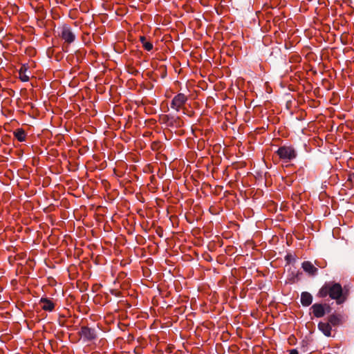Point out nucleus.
Listing matches in <instances>:
<instances>
[{"mask_svg": "<svg viewBox=\"0 0 354 354\" xmlns=\"http://www.w3.org/2000/svg\"><path fill=\"white\" fill-rule=\"evenodd\" d=\"M317 295L322 298L329 296L331 299L335 300L337 304H342L347 299L348 292L344 291L338 283L328 282L319 289Z\"/></svg>", "mask_w": 354, "mask_h": 354, "instance_id": "obj_1", "label": "nucleus"}, {"mask_svg": "<svg viewBox=\"0 0 354 354\" xmlns=\"http://www.w3.org/2000/svg\"><path fill=\"white\" fill-rule=\"evenodd\" d=\"M326 305H323L321 304H315L311 306V310L313 311V313L315 317L319 318L324 316L326 311H325V306Z\"/></svg>", "mask_w": 354, "mask_h": 354, "instance_id": "obj_6", "label": "nucleus"}, {"mask_svg": "<svg viewBox=\"0 0 354 354\" xmlns=\"http://www.w3.org/2000/svg\"><path fill=\"white\" fill-rule=\"evenodd\" d=\"M313 297L308 292H303L301 295V303L304 306H308L312 304Z\"/></svg>", "mask_w": 354, "mask_h": 354, "instance_id": "obj_11", "label": "nucleus"}, {"mask_svg": "<svg viewBox=\"0 0 354 354\" xmlns=\"http://www.w3.org/2000/svg\"><path fill=\"white\" fill-rule=\"evenodd\" d=\"M140 41H141L142 44H143L145 43V41H147V39H146L145 37H144V36H141V37H140Z\"/></svg>", "mask_w": 354, "mask_h": 354, "instance_id": "obj_15", "label": "nucleus"}, {"mask_svg": "<svg viewBox=\"0 0 354 354\" xmlns=\"http://www.w3.org/2000/svg\"><path fill=\"white\" fill-rule=\"evenodd\" d=\"M28 69L25 65L21 66L19 71V79L22 82H28L29 80L30 75L27 73Z\"/></svg>", "mask_w": 354, "mask_h": 354, "instance_id": "obj_12", "label": "nucleus"}, {"mask_svg": "<svg viewBox=\"0 0 354 354\" xmlns=\"http://www.w3.org/2000/svg\"><path fill=\"white\" fill-rule=\"evenodd\" d=\"M318 328L326 337L331 336L332 328H331V326L329 324V322L328 323L322 322H319L318 324Z\"/></svg>", "mask_w": 354, "mask_h": 354, "instance_id": "obj_9", "label": "nucleus"}, {"mask_svg": "<svg viewBox=\"0 0 354 354\" xmlns=\"http://www.w3.org/2000/svg\"><path fill=\"white\" fill-rule=\"evenodd\" d=\"M59 37L67 44L73 43L75 39V35L71 28L67 25H64L61 28Z\"/></svg>", "mask_w": 354, "mask_h": 354, "instance_id": "obj_4", "label": "nucleus"}, {"mask_svg": "<svg viewBox=\"0 0 354 354\" xmlns=\"http://www.w3.org/2000/svg\"><path fill=\"white\" fill-rule=\"evenodd\" d=\"M142 46L147 51H150L153 49V44L148 41H145V43L142 44Z\"/></svg>", "mask_w": 354, "mask_h": 354, "instance_id": "obj_14", "label": "nucleus"}, {"mask_svg": "<svg viewBox=\"0 0 354 354\" xmlns=\"http://www.w3.org/2000/svg\"><path fill=\"white\" fill-rule=\"evenodd\" d=\"M279 158L285 162H288L297 156V152L291 146L280 147L276 152Z\"/></svg>", "mask_w": 354, "mask_h": 354, "instance_id": "obj_2", "label": "nucleus"}, {"mask_svg": "<svg viewBox=\"0 0 354 354\" xmlns=\"http://www.w3.org/2000/svg\"><path fill=\"white\" fill-rule=\"evenodd\" d=\"M14 136L19 142H24L26 138V133L22 129H17L15 131Z\"/></svg>", "mask_w": 354, "mask_h": 354, "instance_id": "obj_13", "label": "nucleus"}, {"mask_svg": "<svg viewBox=\"0 0 354 354\" xmlns=\"http://www.w3.org/2000/svg\"><path fill=\"white\" fill-rule=\"evenodd\" d=\"M328 322L333 326H339L343 324V316L339 314H333L328 317Z\"/></svg>", "mask_w": 354, "mask_h": 354, "instance_id": "obj_8", "label": "nucleus"}, {"mask_svg": "<svg viewBox=\"0 0 354 354\" xmlns=\"http://www.w3.org/2000/svg\"><path fill=\"white\" fill-rule=\"evenodd\" d=\"M187 100L188 97L186 95L182 93H178L173 97L171 102V108L176 111H179L184 107Z\"/></svg>", "mask_w": 354, "mask_h": 354, "instance_id": "obj_3", "label": "nucleus"}, {"mask_svg": "<svg viewBox=\"0 0 354 354\" xmlns=\"http://www.w3.org/2000/svg\"><path fill=\"white\" fill-rule=\"evenodd\" d=\"M289 354H298V351L296 349H292Z\"/></svg>", "mask_w": 354, "mask_h": 354, "instance_id": "obj_16", "label": "nucleus"}, {"mask_svg": "<svg viewBox=\"0 0 354 354\" xmlns=\"http://www.w3.org/2000/svg\"><path fill=\"white\" fill-rule=\"evenodd\" d=\"M303 270L309 274L310 275L314 276L317 272V268H315L313 264L310 261H304L301 265Z\"/></svg>", "mask_w": 354, "mask_h": 354, "instance_id": "obj_7", "label": "nucleus"}, {"mask_svg": "<svg viewBox=\"0 0 354 354\" xmlns=\"http://www.w3.org/2000/svg\"><path fill=\"white\" fill-rule=\"evenodd\" d=\"M80 335L88 341L93 340L96 338V333L95 329L87 326H82L80 332Z\"/></svg>", "mask_w": 354, "mask_h": 354, "instance_id": "obj_5", "label": "nucleus"}, {"mask_svg": "<svg viewBox=\"0 0 354 354\" xmlns=\"http://www.w3.org/2000/svg\"><path fill=\"white\" fill-rule=\"evenodd\" d=\"M40 303L41 304V308L44 310L52 311L55 308L54 303L48 299L41 298Z\"/></svg>", "mask_w": 354, "mask_h": 354, "instance_id": "obj_10", "label": "nucleus"}]
</instances>
